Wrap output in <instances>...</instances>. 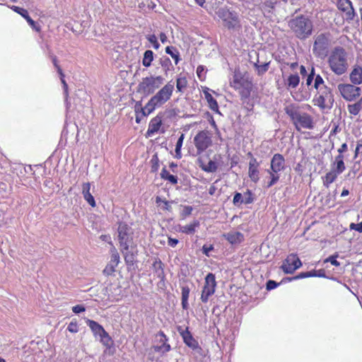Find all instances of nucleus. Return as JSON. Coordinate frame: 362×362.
<instances>
[{
	"label": "nucleus",
	"instance_id": "c756f323",
	"mask_svg": "<svg viewBox=\"0 0 362 362\" xmlns=\"http://www.w3.org/2000/svg\"><path fill=\"white\" fill-rule=\"evenodd\" d=\"M87 325L95 334H103V336L105 337L107 336V332L105 330L103 326L97 322L92 320H88L87 321Z\"/></svg>",
	"mask_w": 362,
	"mask_h": 362
},
{
	"label": "nucleus",
	"instance_id": "f257e3e1",
	"mask_svg": "<svg viewBox=\"0 0 362 362\" xmlns=\"http://www.w3.org/2000/svg\"><path fill=\"white\" fill-rule=\"evenodd\" d=\"M174 88V83L170 81L153 95L144 107H142L141 101H137L134 106L136 122L139 124L144 117L168 101L173 95Z\"/></svg>",
	"mask_w": 362,
	"mask_h": 362
},
{
	"label": "nucleus",
	"instance_id": "dca6fc26",
	"mask_svg": "<svg viewBox=\"0 0 362 362\" xmlns=\"http://www.w3.org/2000/svg\"><path fill=\"white\" fill-rule=\"evenodd\" d=\"M302 266V262L297 254L288 255L283 262L281 269L285 274H293L296 269Z\"/></svg>",
	"mask_w": 362,
	"mask_h": 362
},
{
	"label": "nucleus",
	"instance_id": "5fc2aeb1",
	"mask_svg": "<svg viewBox=\"0 0 362 362\" xmlns=\"http://www.w3.org/2000/svg\"><path fill=\"white\" fill-rule=\"evenodd\" d=\"M205 115H206V118L208 119V121L210 123V124L211 125V127L214 128H216L217 125L214 119L213 115L209 112H206L205 113Z\"/></svg>",
	"mask_w": 362,
	"mask_h": 362
},
{
	"label": "nucleus",
	"instance_id": "cd10ccee",
	"mask_svg": "<svg viewBox=\"0 0 362 362\" xmlns=\"http://www.w3.org/2000/svg\"><path fill=\"white\" fill-rule=\"evenodd\" d=\"M160 178L165 181H167L172 185H175L178 182V177L177 175H174L170 173L167 170L166 167H163L160 173Z\"/></svg>",
	"mask_w": 362,
	"mask_h": 362
},
{
	"label": "nucleus",
	"instance_id": "423d86ee",
	"mask_svg": "<svg viewBox=\"0 0 362 362\" xmlns=\"http://www.w3.org/2000/svg\"><path fill=\"white\" fill-rule=\"evenodd\" d=\"M330 36L329 33H323L315 35L313 46V53L315 57L324 59L327 56L331 44Z\"/></svg>",
	"mask_w": 362,
	"mask_h": 362
},
{
	"label": "nucleus",
	"instance_id": "2f4dec72",
	"mask_svg": "<svg viewBox=\"0 0 362 362\" xmlns=\"http://www.w3.org/2000/svg\"><path fill=\"white\" fill-rule=\"evenodd\" d=\"M189 293H190V289H189V286H182V288H181V294H182L181 304H182V308L184 310H187L189 308L188 298L189 296Z\"/></svg>",
	"mask_w": 362,
	"mask_h": 362
},
{
	"label": "nucleus",
	"instance_id": "a19ab883",
	"mask_svg": "<svg viewBox=\"0 0 362 362\" xmlns=\"http://www.w3.org/2000/svg\"><path fill=\"white\" fill-rule=\"evenodd\" d=\"M331 168L341 174L346 170L344 161L334 160L331 163Z\"/></svg>",
	"mask_w": 362,
	"mask_h": 362
},
{
	"label": "nucleus",
	"instance_id": "603ef678",
	"mask_svg": "<svg viewBox=\"0 0 362 362\" xmlns=\"http://www.w3.org/2000/svg\"><path fill=\"white\" fill-rule=\"evenodd\" d=\"M51 59H52V63H53V65L56 68L57 71V73L59 74V75H62V74H64L61 66L59 65L58 64V60H57V57L56 56H52L51 57Z\"/></svg>",
	"mask_w": 362,
	"mask_h": 362
},
{
	"label": "nucleus",
	"instance_id": "4468645a",
	"mask_svg": "<svg viewBox=\"0 0 362 362\" xmlns=\"http://www.w3.org/2000/svg\"><path fill=\"white\" fill-rule=\"evenodd\" d=\"M216 286L215 275L213 273H209L204 278L202 290L200 300L202 303H206L209 301V298L215 293Z\"/></svg>",
	"mask_w": 362,
	"mask_h": 362
},
{
	"label": "nucleus",
	"instance_id": "49530a36",
	"mask_svg": "<svg viewBox=\"0 0 362 362\" xmlns=\"http://www.w3.org/2000/svg\"><path fill=\"white\" fill-rule=\"evenodd\" d=\"M67 329L71 333H76L78 332V326L76 320H72L68 325Z\"/></svg>",
	"mask_w": 362,
	"mask_h": 362
},
{
	"label": "nucleus",
	"instance_id": "473e14b6",
	"mask_svg": "<svg viewBox=\"0 0 362 362\" xmlns=\"http://www.w3.org/2000/svg\"><path fill=\"white\" fill-rule=\"evenodd\" d=\"M173 202H169L165 199H162L159 196H157L156 197V204H157V206L165 211L170 212L172 211L171 204Z\"/></svg>",
	"mask_w": 362,
	"mask_h": 362
},
{
	"label": "nucleus",
	"instance_id": "bf43d9fd",
	"mask_svg": "<svg viewBox=\"0 0 362 362\" xmlns=\"http://www.w3.org/2000/svg\"><path fill=\"white\" fill-rule=\"evenodd\" d=\"M313 79H315V68L312 67L311 71L308 74L307 79H306V85L310 86Z\"/></svg>",
	"mask_w": 362,
	"mask_h": 362
},
{
	"label": "nucleus",
	"instance_id": "0e129e2a",
	"mask_svg": "<svg viewBox=\"0 0 362 362\" xmlns=\"http://www.w3.org/2000/svg\"><path fill=\"white\" fill-rule=\"evenodd\" d=\"M178 243V240L176 238H173L171 237L168 238V244L169 246L175 247Z\"/></svg>",
	"mask_w": 362,
	"mask_h": 362
},
{
	"label": "nucleus",
	"instance_id": "9d476101",
	"mask_svg": "<svg viewBox=\"0 0 362 362\" xmlns=\"http://www.w3.org/2000/svg\"><path fill=\"white\" fill-rule=\"evenodd\" d=\"M213 134L208 129L199 130L193 138L197 154L200 155L213 144Z\"/></svg>",
	"mask_w": 362,
	"mask_h": 362
},
{
	"label": "nucleus",
	"instance_id": "7ed1b4c3",
	"mask_svg": "<svg viewBox=\"0 0 362 362\" xmlns=\"http://www.w3.org/2000/svg\"><path fill=\"white\" fill-rule=\"evenodd\" d=\"M284 111L289 116L297 131H300L302 128L307 129L314 128L313 117L307 112H300L299 107L296 105H286L284 107Z\"/></svg>",
	"mask_w": 362,
	"mask_h": 362
},
{
	"label": "nucleus",
	"instance_id": "2eb2a0df",
	"mask_svg": "<svg viewBox=\"0 0 362 362\" xmlns=\"http://www.w3.org/2000/svg\"><path fill=\"white\" fill-rule=\"evenodd\" d=\"M341 97L347 101H353L359 98L361 89L354 84L339 83L337 86Z\"/></svg>",
	"mask_w": 362,
	"mask_h": 362
},
{
	"label": "nucleus",
	"instance_id": "a18cd8bd",
	"mask_svg": "<svg viewBox=\"0 0 362 362\" xmlns=\"http://www.w3.org/2000/svg\"><path fill=\"white\" fill-rule=\"evenodd\" d=\"M325 85V81L320 75H317L315 77L314 87L316 90L320 89Z\"/></svg>",
	"mask_w": 362,
	"mask_h": 362
},
{
	"label": "nucleus",
	"instance_id": "052dcab7",
	"mask_svg": "<svg viewBox=\"0 0 362 362\" xmlns=\"http://www.w3.org/2000/svg\"><path fill=\"white\" fill-rule=\"evenodd\" d=\"M348 151V146L346 143H344L341 145V146L338 148L337 152L339 154L344 155L345 153Z\"/></svg>",
	"mask_w": 362,
	"mask_h": 362
},
{
	"label": "nucleus",
	"instance_id": "f704fd0d",
	"mask_svg": "<svg viewBox=\"0 0 362 362\" xmlns=\"http://www.w3.org/2000/svg\"><path fill=\"white\" fill-rule=\"evenodd\" d=\"M165 52L171 56L175 61V64L177 65L181 59L180 57V52L177 48L173 46H168L165 47Z\"/></svg>",
	"mask_w": 362,
	"mask_h": 362
},
{
	"label": "nucleus",
	"instance_id": "774afa93",
	"mask_svg": "<svg viewBox=\"0 0 362 362\" xmlns=\"http://www.w3.org/2000/svg\"><path fill=\"white\" fill-rule=\"evenodd\" d=\"M146 38L148 40V42H151L152 45L158 41L156 36L155 35H153H153H148L146 37Z\"/></svg>",
	"mask_w": 362,
	"mask_h": 362
},
{
	"label": "nucleus",
	"instance_id": "de8ad7c7",
	"mask_svg": "<svg viewBox=\"0 0 362 362\" xmlns=\"http://www.w3.org/2000/svg\"><path fill=\"white\" fill-rule=\"evenodd\" d=\"M337 257H338L337 254H335L334 255H331L329 257H327V259H325L324 262L325 263L330 262L332 265L338 267V266L340 265V263H339V262H338L337 260Z\"/></svg>",
	"mask_w": 362,
	"mask_h": 362
},
{
	"label": "nucleus",
	"instance_id": "4c0bfd02",
	"mask_svg": "<svg viewBox=\"0 0 362 362\" xmlns=\"http://www.w3.org/2000/svg\"><path fill=\"white\" fill-rule=\"evenodd\" d=\"M154 54L151 50H146L144 54L142 64L145 67H149L153 60Z\"/></svg>",
	"mask_w": 362,
	"mask_h": 362
},
{
	"label": "nucleus",
	"instance_id": "1a4fd4ad",
	"mask_svg": "<svg viewBox=\"0 0 362 362\" xmlns=\"http://www.w3.org/2000/svg\"><path fill=\"white\" fill-rule=\"evenodd\" d=\"M217 15L223 21V26L227 29L233 30L241 29L239 16L236 12L224 7L218 9Z\"/></svg>",
	"mask_w": 362,
	"mask_h": 362
},
{
	"label": "nucleus",
	"instance_id": "69168bd1",
	"mask_svg": "<svg viewBox=\"0 0 362 362\" xmlns=\"http://www.w3.org/2000/svg\"><path fill=\"white\" fill-rule=\"evenodd\" d=\"M100 239L104 242L108 243L110 245H112L111 237L110 235H101Z\"/></svg>",
	"mask_w": 362,
	"mask_h": 362
},
{
	"label": "nucleus",
	"instance_id": "4d7b16f0",
	"mask_svg": "<svg viewBox=\"0 0 362 362\" xmlns=\"http://www.w3.org/2000/svg\"><path fill=\"white\" fill-rule=\"evenodd\" d=\"M359 153H362V138L357 141L354 153L355 158L358 156Z\"/></svg>",
	"mask_w": 362,
	"mask_h": 362
},
{
	"label": "nucleus",
	"instance_id": "4be33fe9",
	"mask_svg": "<svg viewBox=\"0 0 362 362\" xmlns=\"http://www.w3.org/2000/svg\"><path fill=\"white\" fill-rule=\"evenodd\" d=\"M181 337L183 339L184 343L192 349H196L199 346L197 341L193 337L192 333L189 330V327H187L185 329V332L181 333Z\"/></svg>",
	"mask_w": 362,
	"mask_h": 362
},
{
	"label": "nucleus",
	"instance_id": "ddd939ff",
	"mask_svg": "<svg viewBox=\"0 0 362 362\" xmlns=\"http://www.w3.org/2000/svg\"><path fill=\"white\" fill-rule=\"evenodd\" d=\"M336 6L344 21L351 23L355 19L356 13L351 0H337Z\"/></svg>",
	"mask_w": 362,
	"mask_h": 362
},
{
	"label": "nucleus",
	"instance_id": "79ce46f5",
	"mask_svg": "<svg viewBox=\"0 0 362 362\" xmlns=\"http://www.w3.org/2000/svg\"><path fill=\"white\" fill-rule=\"evenodd\" d=\"M269 63H264L263 64H255V67L257 71L259 76H262L265 74L269 69Z\"/></svg>",
	"mask_w": 362,
	"mask_h": 362
},
{
	"label": "nucleus",
	"instance_id": "e2e57ef3",
	"mask_svg": "<svg viewBox=\"0 0 362 362\" xmlns=\"http://www.w3.org/2000/svg\"><path fill=\"white\" fill-rule=\"evenodd\" d=\"M278 285H279V284H277L276 281H274L273 280H269L267 283V290L274 289Z\"/></svg>",
	"mask_w": 362,
	"mask_h": 362
},
{
	"label": "nucleus",
	"instance_id": "6e6552de",
	"mask_svg": "<svg viewBox=\"0 0 362 362\" xmlns=\"http://www.w3.org/2000/svg\"><path fill=\"white\" fill-rule=\"evenodd\" d=\"M164 78L161 76H150L143 78L137 86V91L148 96L153 94L163 84Z\"/></svg>",
	"mask_w": 362,
	"mask_h": 362
},
{
	"label": "nucleus",
	"instance_id": "ea45409f",
	"mask_svg": "<svg viewBox=\"0 0 362 362\" xmlns=\"http://www.w3.org/2000/svg\"><path fill=\"white\" fill-rule=\"evenodd\" d=\"M184 139H185V134H181V135L178 138L176 145H175V157L178 159H180L182 158L181 149H182Z\"/></svg>",
	"mask_w": 362,
	"mask_h": 362
},
{
	"label": "nucleus",
	"instance_id": "bb28decb",
	"mask_svg": "<svg viewBox=\"0 0 362 362\" xmlns=\"http://www.w3.org/2000/svg\"><path fill=\"white\" fill-rule=\"evenodd\" d=\"M300 83V76L298 74H290L285 80L287 90L296 89Z\"/></svg>",
	"mask_w": 362,
	"mask_h": 362
},
{
	"label": "nucleus",
	"instance_id": "58836bf2",
	"mask_svg": "<svg viewBox=\"0 0 362 362\" xmlns=\"http://www.w3.org/2000/svg\"><path fill=\"white\" fill-rule=\"evenodd\" d=\"M362 108L361 100L358 101L354 104L348 105L347 109L349 112L352 115H357Z\"/></svg>",
	"mask_w": 362,
	"mask_h": 362
},
{
	"label": "nucleus",
	"instance_id": "864d4df0",
	"mask_svg": "<svg viewBox=\"0 0 362 362\" xmlns=\"http://www.w3.org/2000/svg\"><path fill=\"white\" fill-rule=\"evenodd\" d=\"M351 230L362 233V221L359 223H351L349 226Z\"/></svg>",
	"mask_w": 362,
	"mask_h": 362
},
{
	"label": "nucleus",
	"instance_id": "6e6d98bb",
	"mask_svg": "<svg viewBox=\"0 0 362 362\" xmlns=\"http://www.w3.org/2000/svg\"><path fill=\"white\" fill-rule=\"evenodd\" d=\"M60 76V80H61V82L63 85V88H64V93L66 95V96H68V94H69V91H68V84L66 83L65 79H64V74H62V75H59Z\"/></svg>",
	"mask_w": 362,
	"mask_h": 362
},
{
	"label": "nucleus",
	"instance_id": "b1692460",
	"mask_svg": "<svg viewBox=\"0 0 362 362\" xmlns=\"http://www.w3.org/2000/svg\"><path fill=\"white\" fill-rule=\"evenodd\" d=\"M90 182H85L82 185V194L84 199L92 206L95 207L96 204L94 197L90 192Z\"/></svg>",
	"mask_w": 362,
	"mask_h": 362
},
{
	"label": "nucleus",
	"instance_id": "393cba45",
	"mask_svg": "<svg viewBox=\"0 0 362 362\" xmlns=\"http://www.w3.org/2000/svg\"><path fill=\"white\" fill-rule=\"evenodd\" d=\"M350 80L354 85H359L362 83V67L360 66H355L350 73Z\"/></svg>",
	"mask_w": 362,
	"mask_h": 362
},
{
	"label": "nucleus",
	"instance_id": "f3484780",
	"mask_svg": "<svg viewBox=\"0 0 362 362\" xmlns=\"http://www.w3.org/2000/svg\"><path fill=\"white\" fill-rule=\"evenodd\" d=\"M156 338H158V344L152 346L155 352L165 354L171 350V346L168 343V337L163 331L160 330L156 334Z\"/></svg>",
	"mask_w": 362,
	"mask_h": 362
},
{
	"label": "nucleus",
	"instance_id": "13d9d810",
	"mask_svg": "<svg viewBox=\"0 0 362 362\" xmlns=\"http://www.w3.org/2000/svg\"><path fill=\"white\" fill-rule=\"evenodd\" d=\"M204 71V66L203 65H199V66H197V74L198 78L201 81H203L204 78V76H203Z\"/></svg>",
	"mask_w": 362,
	"mask_h": 362
},
{
	"label": "nucleus",
	"instance_id": "7c9ffc66",
	"mask_svg": "<svg viewBox=\"0 0 362 362\" xmlns=\"http://www.w3.org/2000/svg\"><path fill=\"white\" fill-rule=\"evenodd\" d=\"M121 252L123 254L125 263L127 266L132 267L136 262V257L137 253H134L132 251H129V249L124 250L121 248Z\"/></svg>",
	"mask_w": 362,
	"mask_h": 362
},
{
	"label": "nucleus",
	"instance_id": "37998d69",
	"mask_svg": "<svg viewBox=\"0 0 362 362\" xmlns=\"http://www.w3.org/2000/svg\"><path fill=\"white\" fill-rule=\"evenodd\" d=\"M243 202L245 204H249L253 202L254 197L253 194L251 190L247 189V191L243 194Z\"/></svg>",
	"mask_w": 362,
	"mask_h": 362
},
{
	"label": "nucleus",
	"instance_id": "c9c22d12",
	"mask_svg": "<svg viewBox=\"0 0 362 362\" xmlns=\"http://www.w3.org/2000/svg\"><path fill=\"white\" fill-rule=\"evenodd\" d=\"M188 85L187 79L185 76H182L181 74L176 79V88L177 91L183 93L187 88Z\"/></svg>",
	"mask_w": 362,
	"mask_h": 362
},
{
	"label": "nucleus",
	"instance_id": "9b49d317",
	"mask_svg": "<svg viewBox=\"0 0 362 362\" xmlns=\"http://www.w3.org/2000/svg\"><path fill=\"white\" fill-rule=\"evenodd\" d=\"M317 91V93L313 100L314 105L322 110L330 109L334 101L331 88L327 86H323Z\"/></svg>",
	"mask_w": 362,
	"mask_h": 362
},
{
	"label": "nucleus",
	"instance_id": "09e8293b",
	"mask_svg": "<svg viewBox=\"0 0 362 362\" xmlns=\"http://www.w3.org/2000/svg\"><path fill=\"white\" fill-rule=\"evenodd\" d=\"M100 337L101 338V342L103 344V345L107 348H110L112 344V340L111 337L109 336V334H107V337L100 334Z\"/></svg>",
	"mask_w": 362,
	"mask_h": 362
},
{
	"label": "nucleus",
	"instance_id": "680f3d73",
	"mask_svg": "<svg viewBox=\"0 0 362 362\" xmlns=\"http://www.w3.org/2000/svg\"><path fill=\"white\" fill-rule=\"evenodd\" d=\"M85 308L81 305H76L72 308V311L74 313H80L85 311Z\"/></svg>",
	"mask_w": 362,
	"mask_h": 362
},
{
	"label": "nucleus",
	"instance_id": "c85d7f7f",
	"mask_svg": "<svg viewBox=\"0 0 362 362\" xmlns=\"http://www.w3.org/2000/svg\"><path fill=\"white\" fill-rule=\"evenodd\" d=\"M199 168L206 173H214L217 170L218 166L215 161L210 160L207 164H205L202 158H198Z\"/></svg>",
	"mask_w": 362,
	"mask_h": 362
},
{
	"label": "nucleus",
	"instance_id": "338daca9",
	"mask_svg": "<svg viewBox=\"0 0 362 362\" xmlns=\"http://www.w3.org/2000/svg\"><path fill=\"white\" fill-rule=\"evenodd\" d=\"M294 170L299 175H302L303 173V166L301 163H298L294 168Z\"/></svg>",
	"mask_w": 362,
	"mask_h": 362
},
{
	"label": "nucleus",
	"instance_id": "8fccbe9b",
	"mask_svg": "<svg viewBox=\"0 0 362 362\" xmlns=\"http://www.w3.org/2000/svg\"><path fill=\"white\" fill-rule=\"evenodd\" d=\"M243 197L241 193L236 192L233 197V202L235 205H240L244 204Z\"/></svg>",
	"mask_w": 362,
	"mask_h": 362
},
{
	"label": "nucleus",
	"instance_id": "f8f14e48",
	"mask_svg": "<svg viewBox=\"0 0 362 362\" xmlns=\"http://www.w3.org/2000/svg\"><path fill=\"white\" fill-rule=\"evenodd\" d=\"M117 231L120 247L124 250L129 249L134 243L132 228L125 223H119Z\"/></svg>",
	"mask_w": 362,
	"mask_h": 362
},
{
	"label": "nucleus",
	"instance_id": "20e7f679",
	"mask_svg": "<svg viewBox=\"0 0 362 362\" xmlns=\"http://www.w3.org/2000/svg\"><path fill=\"white\" fill-rule=\"evenodd\" d=\"M328 64L330 70L336 75L341 76L348 69L349 64L347 53L342 47H335L328 57Z\"/></svg>",
	"mask_w": 362,
	"mask_h": 362
},
{
	"label": "nucleus",
	"instance_id": "5701e85b",
	"mask_svg": "<svg viewBox=\"0 0 362 362\" xmlns=\"http://www.w3.org/2000/svg\"><path fill=\"white\" fill-rule=\"evenodd\" d=\"M341 173L331 168L329 172H327L323 177H322L323 186L328 189L330 185L337 180L338 176Z\"/></svg>",
	"mask_w": 362,
	"mask_h": 362
},
{
	"label": "nucleus",
	"instance_id": "e433bc0d",
	"mask_svg": "<svg viewBox=\"0 0 362 362\" xmlns=\"http://www.w3.org/2000/svg\"><path fill=\"white\" fill-rule=\"evenodd\" d=\"M320 276H321V274H317V270L313 269L310 272H300L298 275L290 278L289 281L298 280L300 279H304V278H308V277Z\"/></svg>",
	"mask_w": 362,
	"mask_h": 362
},
{
	"label": "nucleus",
	"instance_id": "0eeeda50",
	"mask_svg": "<svg viewBox=\"0 0 362 362\" xmlns=\"http://www.w3.org/2000/svg\"><path fill=\"white\" fill-rule=\"evenodd\" d=\"M285 168V158L283 155L279 153H275L271 160L270 170H268L270 180L267 182V188L272 187L279 180L280 175L279 173L283 171Z\"/></svg>",
	"mask_w": 362,
	"mask_h": 362
},
{
	"label": "nucleus",
	"instance_id": "6ab92c4d",
	"mask_svg": "<svg viewBox=\"0 0 362 362\" xmlns=\"http://www.w3.org/2000/svg\"><path fill=\"white\" fill-rule=\"evenodd\" d=\"M248 156H251L249 162L248 176L253 182L257 183L259 180V163L251 153H249Z\"/></svg>",
	"mask_w": 362,
	"mask_h": 362
},
{
	"label": "nucleus",
	"instance_id": "39448f33",
	"mask_svg": "<svg viewBox=\"0 0 362 362\" xmlns=\"http://www.w3.org/2000/svg\"><path fill=\"white\" fill-rule=\"evenodd\" d=\"M288 27L294 35L301 40L308 38L313 31L312 21L303 15L291 19L288 21Z\"/></svg>",
	"mask_w": 362,
	"mask_h": 362
},
{
	"label": "nucleus",
	"instance_id": "a878e982",
	"mask_svg": "<svg viewBox=\"0 0 362 362\" xmlns=\"http://www.w3.org/2000/svg\"><path fill=\"white\" fill-rule=\"evenodd\" d=\"M224 237L232 245L240 244L244 240V235L240 232H230Z\"/></svg>",
	"mask_w": 362,
	"mask_h": 362
},
{
	"label": "nucleus",
	"instance_id": "72a5a7b5",
	"mask_svg": "<svg viewBox=\"0 0 362 362\" xmlns=\"http://www.w3.org/2000/svg\"><path fill=\"white\" fill-rule=\"evenodd\" d=\"M199 225V221L197 220H194L189 224L181 227L180 231L185 234H194L196 231L197 228H198Z\"/></svg>",
	"mask_w": 362,
	"mask_h": 362
},
{
	"label": "nucleus",
	"instance_id": "a211bd4d",
	"mask_svg": "<svg viewBox=\"0 0 362 362\" xmlns=\"http://www.w3.org/2000/svg\"><path fill=\"white\" fill-rule=\"evenodd\" d=\"M119 259L120 257L118 252L115 247H113L111 250L110 261L107 263V264L103 269V274L105 276L112 275L116 271V267L118 266V264L119 263Z\"/></svg>",
	"mask_w": 362,
	"mask_h": 362
},
{
	"label": "nucleus",
	"instance_id": "f03ea898",
	"mask_svg": "<svg viewBox=\"0 0 362 362\" xmlns=\"http://www.w3.org/2000/svg\"><path fill=\"white\" fill-rule=\"evenodd\" d=\"M229 86L240 96L242 100L248 99L255 90L252 77L247 71L235 69L229 79Z\"/></svg>",
	"mask_w": 362,
	"mask_h": 362
},
{
	"label": "nucleus",
	"instance_id": "aec40b11",
	"mask_svg": "<svg viewBox=\"0 0 362 362\" xmlns=\"http://www.w3.org/2000/svg\"><path fill=\"white\" fill-rule=\"evenodd\" d=\"M202 91L204 95V98L207 101L209 107L214 112L220 114L218 102L210 93V89L207 87H204L203 88Z\"/></svg>",
	"mask_w": 362,
	"mask_h": 362
},
{
	"label": "nucleus",
	"instance_id": "3c124183",
	"mask_svg": "<svg viewBox=\"0 0 362 362\" xmlns=\"http://www.w3.org/2000/svg\"><path fill=\"white\" fill-rule=\"evenodd\" d=\"M12 8H13V10L15 12H16L18 14H20L24 18H25V16H27L29 14L28 11L26 9L23 8L18 7V6H13Z\"/></svg>",
	"mask_w": 362,
	"mask_h": 362
},
{
	"label": "nucleus",
	"instance_id": "c03bdc74",
	"mask_svg": "<svg viewBox=\"0 0 362 362\" xmlns=\"http://www.w3.org/2000/svg\"><path fill=\"white\" fill-rule=\"evenodd\" d=\"M151 172L156 173L159 168V159L157 155H153L151 159Z\"/></svg>",
	"mask_w": 362,
	"mask_h": 362
},
{
	"label": "nucleus",
	"instance_id": "412c9836",
	"mask_svg": "<svg viewBox=\"0 0 362 362\" xmlns=\"http://www.w3.org/2000/svg\"><path fill=\"white\" fill-rule=\"evenodd\" d=\"M162 125V117L157 115L152 118L149 122L146 136H150L158 132Z\"/></svg>",
	"mask_w": 362,
	"mask_h": 362
}]
</instances>
